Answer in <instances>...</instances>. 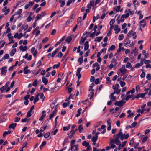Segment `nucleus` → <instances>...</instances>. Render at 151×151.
<instances>
[{"label":"nucleus","mask_w":151,"mask_h":151,"mask_svg":"<svg viewBox=\"0 0 151 151\" xmlns=\"http://www.w3.org/2000/svg\"><path fill=\"white\" fill-rule=\"evenodd\" d=\"M68 52V51L67 52V53L66 54H65L63 57V58L61 60V61H63L65 60V63L67 61V58H66V57L67 56V54Z\"/></svg>","instance_id":"obj_18"},{"label":"nucleus","mask_w":151,"mask_h":151,"mask_svg":"<svg viewBox=\"0 0 151 151\" xmlns=\"http://www.w3.org/2000/svg\"><path fill=\"white\" fill-rule=\"evenodd\" d=\"M17 125V124L15 123H12L10 124L9 127V128L11 129L12 128L13 129L15 128Z\"/></svg>","instance_id":"obj_15"},{"label":"nucleus","mask_w":151,"mask_h":151,"mask_svg":"<svg viewBox=\"0 0 151 151\" xmlns=\"http://www.w3.org/2000/svg\"><path fill=\"white\" fill-rule=\"evenodd\" d=\"M123 136V134L122 132H119L118 134H117L116 136V138L118 139Z\"/></svg>","instance_id":"obj_23"},{"label":"nucleus","mask_w":151,"mask_h":151,"mask_svg":"<svg viewBox=\"0 0 151 151\" xmlns=\"http://www.w3.org/2000/svg\"><path fill=\"white\" fill-rule=\"evenodd\" d=\"M119 83L122 87H124L126 84V83L125 82L122 81H120Z\"/></svg>","instance_id":"obj_50"},{"label":"nucleus","mask_w":151,"mask_h":151,"mask_svg":"<svg viewBox=\"0 0 151 151\" xmlns=\"http://www.w3.org/2000/svg\"><path fill=\"white\" fill-rule=\"evenodd\" d=\"M72 2H73L72 0H68L67 3V6H69Z\"/></svg>","instance_id":"obj_63"},{"label":"nucleus","mask_w":151,"mask_h":151,"mask_svg":"<svg viewBox=\"0 0 151 151\" xmlns=\"http://www.w3.org/2000/svg\"><path fill=\"white\" fill-rule=\"evenodd\" d=\"M48 123V122H46L45 123H44L43 126L41 127L40 129V132H43L46 129Z\"/></svg>","instance_id":"obj_8"},{"label":"nucleus","mask_w":151,"mask_h":151,"mask_svg":"<svg viewBox=\"0 0 151 151\" xmlns=\"http://www.w3.org/2000/svg\"><path fill=\"white\" fill-rule=\"evenodd\" d=\"M137 124V122H134L132 124L131 126L132 127H135V126H136Z\"/></svg>","instance_id":"obj_58"},{"label":"nucleus","mask_w":151,"mask_h":151,"mask_svg":"<svg viewBox=\"0 0 151 151\" xmlns=\"http://www.w3.org/2000/svg\"><path fill=\"white\" fill-rule=\"evenodd\" d=\"M115 144H116L117 145H119L120 144L121 142L118 139H116V141Z\"/></svg>","instance_id":"obj_54"},{"label":"nucleus","mask_w":151,"mask_h":151,"mask_svg":"<svg viewBox=\"0 0 151 151\" xmlns=\"http://www.w3.org/2000/svg\"><path fill=\"white\" fill-rule=\"evenodd\" d=\"M82 69L81 67L78 68L77 69V71L76 72V75L78 76V79L79 80L81 78V73L80 72Z\"/></svg>","instance_id":"obj_3"},{"label":"nucleus","mask_w":151,"mask_h":151,"mask_svg":"<svg viewBox=\"0 0 151 151\" xmlns=\"http://www.w3.org/2000/svg\"><path fill=\"white\" fill-rule=\"evenodd\" d=\"M108 12H106V13H103L101 17V19H103L105 17L106 14H107Z\"/></svg>","instance_id":"obj_56"},{"label":"nucleus","mask_w":151,"mask_h":151,"mask_svg":"<svg viewBox=\"0 0 151 151\" xmlns=\"http://www.w3.org/2000/svg\"><path fill=\"white\" fill-rule=\"evenodd\" d=\"M83 56H82L79 57L78 60V61L79 62L80 65L83 62Z\"/></svg>","instance_id":"obj_17"},{"label":"nucleus","mask_w":151,"mask_h":151,"mask_svg":"<svg viewBox=\"0 0 151 151\" xmlns=\"http://www.w3.org/2000/svg\"><path fill=\"white\" fill-rule=\"evenodd\" d=\"M110 78L108 77L106 78V80L108 82L107 83L109 84H110L111 82V81L110 80Z\"/></svg>","instance_id":"obj_57"},{"label":"nucleus","mask_w":151,"mask_h":151,"mask_svg":"<svg viewBox=\"0 0 151 151\" xmlns=\"http://www.w3.org/2000/svg\"><path fill=\"white\" fill-rule=\"evenodd\" d=\"M22 9H19L18 11H17V12H16L15 13L14 15H19L22 12Z\"/></svg>","instance_id":"obj_34"},{"label":"nucleus","mask_w":151,"mask_h":151,"mask_svg":"<svg viewBox=\"0 0 151 151\" xmlns=\"http://www.w3.org/2000/svg\"><path fill=\"white\" fill-rule=\"evenodd\" d=\"M78 144L76 145L72 146L71 147V151H78Z\"/></svg>","instance_id":"obj_5"},{"label":"nucleus","mask_w":151,"mask_h":151,"mask_svg":"<svg viewBox=\"0 0 151 151\" xmlns=\"http://www.w3.org/2000/svg\"><path fill=\"white\" fill-rule=\"evenodd\" d=\"M114 26H111L110 27V28L109 29V32L107 34V36H109L110 34L111 33V31L114 27Z\"/></svg>","instance_id":"obj_28"},{"label":"nucleus","mask_w":151,"mask_h":151,"mask_svg":"<svg viewBox=\"0 0 151 151\" xmlns=\"http://www.w3.org/2000/svg\"><path fill=\"white\" fill-rule=\"evenodd\" d=\"M14 37L13 36H11L10 37H9V41H10L9 42V43L8 44L14 43V42L13 40Z\"/></svg>","instance_id":"obj_39"},{"label":"nucleus","mask_w":151,"mask_h":151,"mask_svg":"<svg viewBox=\"0 0 151 151\" xmlns=\"http://www.w3.org/2000/svg\"><path fill=\"white\" fill-rule=\"evenodd\" d=\"M94 90L93 89H92L91 90V92H90V93L91 94V96L90 97V99H91L93 97L94 95Z\"/></svg>","instance_id":"obj_33"},{"label":"nucleus","mask_w":151,"mask_h":151,"mask_svg":"<svg viewBox=\"0 0 151 151\" xmlns=\"http://www.w3.org/2000/svg\"><path fill=\"white\" fill-rule=\"evenodd\" d=\"M55 115L53 114H51L49 116V118L45 122V123L46 122H48V121L49 120L51 119Z\"/></svg>","instance_id":"obj_40"},{"label":"nucleus","mask_w":151,"mask_h":151,"mask_svg":"<svg viewBox=\"0 0 151 151\" xmlns=\"http://www.w3.org/2000/svg\"><path fill=\"white\" fill-rule=\"evenodd\" d=\"M83 128L82 127V125H80L79 126L78 130H79V131L80 133L81 132L82 130H83Z\"/></svg>","instance_id":"obj_59"},{"label":"nucleus","mask_w":151,"mask_h":151,"mask_svg":"<svg viewBox=\"0 0 151 151\" xmlns=\"http://www.w3.org/2000/svg\"><path fill=\"white\" fill-rule=\"evenodd\" d=\"M74 16V14H73L72 15V16L70 19L68 20L66 23V24L68 25L74 19L73 18V16Z\"/></svg>","instance_id":"obj_13"},{"label":"nucleus","mask_w":151,"mask_h":151,"mask_svg":"<svg viewBox=\"0 0 151 151\" xmlns=\"http://www.w3.org/2000/svg\"><path fill=\"white\" fill-rule=\"evenodd\" d=\"M86 37H85L84 38H83L82 37H81V40L79 42V44L80 45H81L85 42L86 39Z\"/></svg>","instance_id":"obj_20"},{"label":"nucleus","mask_w":151,"mask_h":151,"mask_svg":"<svg viewBox=\"0 0 151 151\" xmlns=\"http://www.w3.org/2000/svg\"><path fill=\"white\" fill-rule=\"evenodd\" d=\"M20 119V117H15L14 119V122H18L19 121Z\"/></svg>","instance_id":"obj_61"},{"label":"nucleus","mask_w":151,"mask_h":151,"mask_svg":"<svg viewBox=\"0 0 151 151\" xmlns=\"http://www.w3.org/2000/svg\"><path fill=\"white\" fill-rule=\"evenodd\" d=\"M115 49V46L114 45H112L108 49V51L109 52L110 50L113 51Z\"/></svg>","instance_id":"obj_22"},{"label":"nucleus","mask_w":151,"mask_h":151,"mask_svg":"<svg viewBox=\"0 0 151 151\" xmlns=\"http://www.w3.org/2000/svg\"><path fill=\"white\" fill-rule=\"evenodd\" d=\"M39 95V94H37V95L35 97V99L34 101V104H35L37 101H38L39 100V98L38 96Z\"/></svg>","instance_id":"obj_43"},{"label":"nucleus","mask_w":151,"mask_h":151,"mask_svg":"<svg viewBox=\"0 0 151 151\" xmlns=\"http://www.w3.org/2000/svg\"><path fill=\"white\" fill-rule=\"evenodd\" d=\"M113 89L114 90V92H115V93H116L117 94H119L120 93L121 91L120 89H118V88L116 89L115 88H113Z\"/></svg>","instance_id":"obj_36"},{"label":"nucleus","mask_w":151,"mask_h":151,"mask_svg":"<svg viewBox=\"0 0 151 151\" xmlns=\"http://www.w3.org/2000/svg\"><path fill=\"white\" fill-rule=\"evenodd\" d=\"M82 144L83 146H85L86 147L90 146L89 143L88 142H87L86 141H84L83 142Z\"/></svg>","instance_id":"obj_25"},{"label":"nucleus","mask_w":151,"mask_h":151,"mask_svg":"<svg viewBox=\"0 0 151 151\" xmlns=\"http://www.w3.org/2000/svg\"><path fill=\"white\" fill-rule=\"evenodd\" d=\"M111 64H112L113 63H114V66H116V65H117V62H116V60L114 58L112 59L111 62Z\"/></svg>","instance_id":"obj_37"},{"label":"nucleus","mask_w":151,"mask_h":151,"mask_svg":"<svg viewBox=\"0 0 151 151\" xmlns=\"http://www.w3.org/2000/svg\"><path fill=\"white\" fill-rule=\"evenodd\" d=\"M46 141H44L42 142L41 144L40 145L39 147L40 149H42L43 147L46 144Z\"/></svg>","instance_id":"obj_32"},{"label":"nucleus","mask_w":151,"mask_h":151,"mask_svg":"<svg viewBox=\"0 0 151 151\" xmlns=\"http://www.w3.org/2000/svg\"><path fill=\"white\" fill-rule=\"evenodd\" d=\"M24 2V1H18L16 4V6L17 7L19 5H20L21 6L22 5Z\"/></svg>","instance_id":"obj_31"},{"label":"nucleus","mask_w":151,"mask_h":151,"mask_svg":"<svg viewBox=\"0 0 151 151\" xmlns=\"http://www.w3.org/2000/svg\"><path fill=\"white\" fill-rule=\"evenodd\" d=\"M70 127V125H68L66 127H64L63 128V130L64 131H68L69 130Z\"/></svg>","instance_id":"obj_26"},{"label":"nucleus","mask_w":151,"mask_h":151,"mask_svg":"<svg viewBox=\"0 0 151 151\" xmlns=\"http://www.w3.org/2000/svg\"><path fill=\"white\" fill-rule=\"evenodd\" d=\"M27 46H25L24 47L22 45H21L19 47V48L21 51H24L27 50Z\"/></svg>","instance_id":"obj_16"},{"label":"nucleus","mask_w":151,"mask_h":151,"mask_svg":"<svg viewBox=\"0 0 151 151\" xmlns=\"http://www.w3.org/2000/svg\"><path fill=\"white\" fill-rule=\"evenodd\" d=\"M38 83L37 82V80L35 79L34 80V82H33V83H32V85L35 86V87H36Z\"/></svg>","instance_id":"obj_45"},{"label":"nucleus","mask_w":151,"mask_h":151,"mask_svg":"<svg viewBox=\"0 0 151 151\" xmlns=\"http://www.w3.org/2000/svg\"><path fill=\"white\" fill-rule=\"evenodd\" d=\"M50 134V132H47L44 135V138H48Z\"/></svg>","instance_id":"obj_51"},{"label":"nucleus","mask_w":151,"mask_h":151,"mask_svg":"<svg viewBox=\"0 0 151 151\" xmlns=\"http://www.w3.org/2000/svg\"><path fill=\"white\" fill-rule=\"evenodd\" d=\"M6 119V117L5 116H3L1 118L0 120V122L2 123L5 121Z\"/></svg>","instance_id":"obj_38"},{"label":"nucleus","mask_w":151,"mask_h":151,"mask_svg":"<svg viewBox=\"0 0 151 151\" xmlns=\"http://www.w3.org/2000/svg\"><path fill=\"white\" fill-rule=\"evenodd\" d=\"M11 132V130H9L8 131H5L3 134V136L4 137L6 136V135L10 134Z\"/></svg>","instance_id":"obj_29"},{"label":"nucleus","mask_w":151,"mask_h":151,"mask_svg":"<svg viewBox=\"0 0 151 151\" xmlns=\"http://www.w3.org/2000/svg\"><path fill=\"white\" fill-rule=\"evenodd\" d=\"M98 139V137H96L95 136H93L91 139V141L92 142H95Z\"/></svg>","instance_id":"obj_41"},{"label":"nucleus","mask_w":151,"mask_h":151,"mask_svg":"<svg viewBox=\"0 0 151 151\" xmlns=\"http://www.w3.org/2000/svg\"><path fill=\"white\" fill-rule=\"evenodd\" d=\"M9 57V55L7 54H6L4 55V56L2 58V59H4V60L8 59Z\"/></svg>","instance_id":"obj_53"},{"label":"nucleus","mask_w":151,"mask_h":151,"mask_svg":"<svg viewBox=\"0 0 151 151\" xmlns=\"http://www.w3.org/2000/svg\"><path fill=\"white\" fill-rule=\"evenodd\" d=\"M68 137H67L66 138H65L64 139L63 142V147L66 143H67L68 142Z\"/></svg>","instance_id":"obj_24"},{"label":"nucleus","mask_w":151,"mask_h":151,"mask_svg":"<svg viewBox=\"0 0 151 151\" xmlns=\"http://www.w3.org/2000/svg\"><path fill=\"white\" fill-rule=\"evenodd\" d=\"M119 87V85L118 83L116 84L115 86L114 85L112 86L113 89V88H118Z\"/></svg>","instance_id":"obj_60"},{"label":"nucleus","mask_w":151,"mask_h":151,"mask_svg":"<svg viewBox=\"0 0 151 151\" xmlns=\"http://www.w3.org/2000/svg\"><path fill=\"white\" fill-rule=\"evenodd\" d=\"M56 88V84L55 83H51L48 86L49 91H54L55 89Z\"/></svg>","instance_id":"obj_2"},{"label":"nucleus","mask_w":151,"mask_h":151,"mask_svg":"<svg viewBox=\"0 0 151 151\" xmlns=\"http://www.w3.org/2000/svg\"><path fill=\"white\" fill-rule=\"evenodd\" d=\"M59 2L60 3V6L63 7L65 4V0H58Z\"/></svg>","instance_id":"obj_19"},{"label":"nucleus","mask_w":151,"mask_h":151,"mask_svg":"<svg viewBox=\"0 0 151 151\" xmlns=\"http://www.w3.org/2000/svg\"><path fill=\"white\" fill-rule=\"evenodd\" d=\"M124 37V35L123 34H121L119 35L118 39L119 40H122L123 39Z\"/></svg>","instance_id":"obj_46"},{"label":"nucleus","mask_w":151,"mask_h":151,"mask_svg":"<svg viewBox=\"0 0 151 151\" xmlns=\"http://www.w3.org/2000/svg\"><path fill=\"white\" fill-rule=\"evenodd\" d=\"M49 40V39L47 37H46L44 38L42 40V43H44V42H47Z\"/></svg>","instance_id":"obj_62"},{"label":"nucleus","mask_w":151,"mask_h":151,"mask_svg":"<svg viewBox=\"0 0 151 151\" xmlns=\"http://www.w3.org/2000/svg\"><path fill=\"white\" fill-rule=\"evenodd\" d=\"M67 89H68V93H70L73 90L72 88H69L68 87H67Z\"/></svg>","instance_id":"obj_48"},{"label":"nucleus","mask_w":151,"mask_h":151,"mask_svg":"<svg viewBox=\"0 0 151 151\" xmlns=\"http://www.w3.org/2000/svg\"><path fill=\"white\" fill-rule=\"evenodd\" d=\"M103 36L98 37H96L94 40V41H97L98 42H99L102 40L103 38Z\"/></svg>","instance_id":"obj_21"},{"label":"nucleus","mask_w":151,"mask_h":151,"mask_svg":"<svg viewBox=\"0 0 151 151\" xmlns=\"http://www.w3.org/2000/svg\"><path fill=\"white\" fill-rule=\"evenodd\" d=\"M114 30L116 31L115 33L117 34L120 31L121 29L120 28H119L118 25H116Z\"/></svg>","instance_id":"obj_9"},{"label":"nucleus","mask_w":151,"mask_h":151,"mask_svg":"<svg viewBox=\"0 0 151 151\" xmlns=\"http://www.w3.org/2000/svg\"><path fill=\"white\" fill-rule=\"evenodd\" d=\"M60 66V63H59L58 64H55L53 66V69H55V68H58Z\"/></svg>","instance_id":"obj_47"},{"label":"nucleus","mask_w":151,"mask_h":151,"mask_svg":"<svg viewBox=\"0 0 151 151\" xmlns=\"http://www.w3.org/2000/svg\"><path fill=\"white\" fill-rule=\"evenodd\" d=\"M28 68V66H25L24 68L23 69V71L24 74H27L31 72L30 70L27 69Z\"/></svg>","instance_id":"obj_7"},{"label":"nucleus","mask_w":151,"mask_h":151,"mask_svg":"<svg viewBox=\"0 0 151 151\" xmlns=\"http://www.w3.org/2000/svg\"><path fill=\"white\" fill-rule=\"evenodd\" d=\"M89 42L88 41H86L85 42L84 46H85L84 50L85 51H86L88 49L89 47Z\"/></svg>","instance_id":"obj_10"},{"label":"nucleus","mask_w":151,"mask_h":151,"mask_svg":"<svg viewBox=\"0 0 151 151\" xmlns=\"http://www.w3.org/2000/svg\"><path fill=\"white\" fill-rule=\"evenodd\" d=\"M59 50V48H57V49H56V50L53 52L52 53V57H53L55 56V55L56 53L58 52Z\"/></svg>","instance_id":"obj_27"},{"label":"nucleus","mask_w":151,"mask_h":151,"mask_svg":"<svg viewBox=\"0 0 151 151\" xmlns=\"http://www.w3.org/2000/svg\"><path fill=\"white\" fill-rule=\"evenodd\" d=\"M81 110L82 109L81 108L79 109L77 111V114L76 115V117H78L80 116L81 114Z\"/></svg>","instance_id":"obj_35"},{"label":"nucleus","mask_w":151,"mask_h":151,"mask_svg":"<svg viewBox=\"0 0 151 151\" xmlns=\"http://www.w3.org/2000/svg\"><path fill=\"white\" fill-rule=\"evenodd\" d=\"M42 82L44 83V85H46L48 83V81L46 78H45L44 76L42 77Z\"/></svg>","instance_id":"obj_11"},{"label":"nucleus","mask_w":151,"mask_h":151,"mask_svg":"<svg viewBox=\"0 0 151 151\" xmlns=\"http://www.w3.org/2000/svg\"><path fill=\"white\" fill-rule=\"evenodd\" d=\"M72 39V37L71 36H69L65 40L66 42H67L68 44L70 43Z\"/></svg>","instance_id":"obj_12"},{"label":"nucleus","mask_w":151,"mask_h":151,"mask_svg":"<svg viewBox=\"0 0 151 151\" xmlns=\"http://www.w3.org/2000/svg\"><path fill=\"white\" fill-rule=\"evenodd\" d=\"M146 78L148 79V80H150L151 79V75L150 74H148L146 76Z\"/></svg>","instance_id":"obj_64"},{"label":"nucleus","mask_w":151,"mask_h":151,"mask_svg":"<svg viewBox=\"0 0 151 151\" xmlns=\"http://www.w3.org/2000/svg\"><path fill=\"white\" fill-rule=\"evenodd\" d=\"M132 67V65H131V63L129 62H127L126 65V67L127 68H131Z\"/></svg>","instance_id":"obj_49"},{"label":"nucleus","mask_w":151,"mask_h":151,"mask_svg":"<svg viewBox=\"0 0 151 151\" xmlns=\"http://www.w3.org/2000/svg\"><path fill=\"white\" fill-rule=\"evenodd\" d=\"M115 22V20L114 19H112L110 21L109 23V24L110 26H114L113 25L114 24Z\"/></svg>","instance_id":"obj_42"},{"label":"nucleus","mask_w":151,"mask_h":151,"mask_svg":"<svg viewBox=\"0 0 151 151\" xmlns=\"http://www.w3.org/2000/svg\"><path fill=\"white\" fill-rule=\"evenodd\" d=\"M7 68V67L6 66H4L2 67L1 68V74L5 75L7 72V70L6 69Z\"/></svg>","instance_id":"obj_4"},{"label":"nucleus","mask_w":151,"mask_h":151,"mask_svg":"<svg viewBox=\"0 0 151 151\" xmlns=\"http://www.w3.org/2000/svg\"><path fill=\"white\" fill-rule=\"evenodd\" d=\"M127 97L126 98H122L123 100H126V101H128L129 99L132 97V95H126Z\"/></svg>","instance_id":"obj_30"},{"label":"nucleus","mask_w":151,"mask_h":151,"mask_svg":"<svg viewBox=\"0 0 151 151\" xmlns=\"http://www.w3.org/2000/svg\"><path fill=\"white\" fill-rule=\"evenodd\" d=\"M31 113L32 112L29 111H28L27 113V114L26 115V117L27 118H29L32 115Z\"/></svg>","instance_id":"obj_52"},{"label":"nucleus","mask_w":151,"mask_h":151,"mask_svg":"<svg viewBox=\"0 0 151 151\" xmlns=\"http://www.w3.org/2000/svg\"><path fill=\"white\" fill-rule=\"evenodd\" d=\"M16 51V48H13L11 51L10 55L11 56H13Z\"/></svg>","instance_id":"obj_14"},{"label":"nucleus","mask_w":151,"mask_h":151,"mask_svg":"<svg viewBox=\"0 0 151 151\" xmlns=\"http://www.w3.org/2000/svg\"><path fill=\"white\" fill-rule=\"evenodd\" d=\"M133 30H132L131 31H130L128 33L127 36L126 37V38L128 39L130 37V36L129 35L132 34V32H133Z\"/></svg>","instance_id":"obj_55"},{"label":"nucleus","mask_w":151,"mask_h":151,"mask_svg":"<svg viewBox=\"0 0 151 151\" xmlns=\"http://www.w3.org/2000/svg\"><path fill=\"white\" fill-rule=\"evenodd\" d=\"M135 92V89L134 88H132L131 90H130L126 93V95H132V97L133 96V93Z\"/></svg>","instance_id":"obj_6"},{"label":"nucleus","mask_w":151,"mask_h":151,"mask_svg":"<svg viewBox=\"0 0 151 151\" xmlns=\"http://www.w3.org/2000/svg\"><path fill=\"white\" fill-rule=\"evenodd\" d=\"M126 69H120V72L123 75H124L126 73Z\"/></svg>","instance_id":"obj_44"},{"label":"nucleus","mask_w":151,"mask_h":151,"mask_svg":"<svg viewBox=\"0 0 151 151\" xmlns=\"http://www.w3.org/2000/svg\"><path fill=\"white\" fill-rule=\"evenodd\" d=\"M126 103V101L123 100L122 99L120 101H117L114 103V105L115 106H117L120 107L122 106L124 104Z\"/></svg>","instance_id":"obj_1"}]
</instances>
